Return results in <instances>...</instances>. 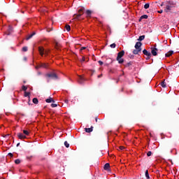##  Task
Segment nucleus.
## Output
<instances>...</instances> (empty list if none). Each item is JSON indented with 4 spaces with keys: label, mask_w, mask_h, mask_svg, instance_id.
I'll use <instances>...</instances> for the list:
<instances>
[{
    "label": "nucleus",
    "mask_w": 179,
    "mask_h": 179,
    "mask_svg": "<svg viewBox=\"0 0 179 179\" xmlns=\"http://www.w3.org/2000/svg\"><path fill=\"white\" fill-rule=\"evenodd\" d=\"M13 31V28L12 27V26L9 25L8 29V32H6L5 34L10 36V34H12Z\"/></svg>",
    "instance_id": "6"
},
{
    "label": "nucleus",
    "mask_w": 179,
    "mask_h": 179,
    "mask_svg": "<svg viewBox=\"0 0 179 179\" xmlns=\"http://www.w3.org/2000/svg\"><path fill=\"white\" fill-rule=\"evenodd\" d=\"M41 68H43V69H48V64L46 63H41L39 65H37V66L36 67V69H41Z\"/></svg>",
    "instance_id": "5"
},
{
    "label": "nucleus",
    "mask_w": 179,
    "mask_h": 179,
    "mask_svg": "<svg viewBox=\"0 0 179 179\" xmlns=\"http://www.w3.org/2000/svg\"><path fill=\"white\" fill-rule=\"evenodd\" d=\"M92 73H95V71L94 70H92L91 71Z\"/></svg>",
    "instance_id": "51"
},
{
    "label": "nucleus",
    "mask_w": 179,
    "mask_h": 179,
    "mask_svg": "<svg viewBox=\"0 0 179 179\" xmlns=\"http://www.w3.org/2000/svg\"><path fill=\"white\" fill-rule=\"evenodd\" d=\"M20 143H17V145H16V147H19L20 146Z\"/></svg>",
    "instance_id": "53"
},
{
    "label": "nucleus",
    "mask_w": 179,
    "mask_h": 179,
    "mask_svg": "<svg viewBox=\"0 0 179 179\" xmlns=\"http://www.w3.org/2000/svg\"><path fill=\"white\" fill-rule=\"evenodd\" d=\"M84 11H85V8L82 7L80 9L78 10V13L83 14Z\"/></svg>",
    "instance_id": "25"
},
{
    "label": "nucleus",
    "mask_w": 179,
    "mask_h": 179,
    "mask_svg": "<svg viewBox=\"0 0 179 179\" xmlns=\"http://www.w3.org/2000/svg\"><path fill=\"white\" fill-rule=\"evenodd\" d=\"M55 49H57V50H59V43H55Z\"/></svg>",
    "instance_id": "30"
},
{
    "label": "nucleus",
    "mask_w": 179,
    "mask_h": 179,
    "mask_svg": "<svg viewBox=\"0 0 179 179\" xmlns=\"http://www.w3.org/2000/svg\"><path fill=\"white\" fill-rule=\"evenodd\" d=\"M134 57L133 55H129V58H130V59H134Z\"/></svg>",
    "instance_id": "45"
},
{
    "label": "nucleus",
    "mask_w": 179,
    "mask_h": 179,
    "mask_svg": "<svg viewBox=\"0 0 179 179\" xmlns=\"http://www.w3.org/2000/svg\"><path fill=\"white\" fill-rule=\"evenodd\" d=\"M147 18H148V15H144L140 17L138 21H139V22H141L142 20H143V19H147Z\"/></svg>",
    "instance_id": "22"
},
{
    "label": "nucleus",
    "mask_w": 179,
    "mask_h": 179,
    "mask_svg": "<svg viewBox=\"0 0 179 179\" xmlns=\"http://www.w3.org/2000/svg\"><path fill=\"white\" fill-rule=\"evenodd\" d=\"M92 13V11H91L90 10H86L87 17H90Z\"/></svg>",
    "instance_id": "18"
},
{
    "label": "nucleus",
    "mask_w": 179,
    "mask_h": 179,
    "mask_svg": "<svg viewBox=\"0 0 179 179\" xmlns=\"http://www.w3.org/2000/svg\"><path fill=\"white\" fill-rule=\"evenodd\" d=\"M132 65V62L124 63V66L127 68L130 67Z\"/></svg>",
    "instance_id": "21"
},
{
    "label": "nucleus",
    "mask_w": 179,
    "mask_h": 179,
    "mask_svg": "<svg viewBox=\"0 0 179 179\" xmlns=\"http://www.w3.org/2000/svg\"><path fill=\"white\" fill-rule=\"evenodd\" d=\"M86 58L85 57H82V59L80 60L81 63L85 62Z\"/></svg>",
    "instance_id": "40"
},
{
    "label": "nucleus",
    "mask_w": 179,
    "mask_h": 179,
    "mask_svg": "<svg viewBox=\"0 0 179 179\" xmlns=\"http://www.w3.org/2000/svg\"><path fill=\"white\" fill-rule=\"evenodd\" d=\"M149 7H150L149 3H147L146 4L144 5V8L146 9V10L148 9Z\"/></svg>",
    "instance_id": "33"
},
{
    "label": "nucleus",
    "mask_w": 179,
    "mask_h": 179,
    "mask_svg": "<svg viewBox=\"0 0 179 179\" xmlns=\"http://www.w3.org/2000/svg\"><path fill=\"white\" fill-rule=\"evenodd\" d=\"M145 176L146 177L147 179H150V177L149 176V173H148V170L146 171H145Z\"/></svg>",
    "instance_id": "24"
},
{
    "label": "nucleus",
    "mask_w": 179,
    "mask_h": 179,
    "mask_svg": "<svg viewBox=\"0 0 179 179\" xmlns=\"http://www.w3.org/2000/svg\"><path fill=\"white\" fill-rule=\"evenodd\" d=\"M93 129H94V127L93 126H91L90 128H85V131L86 133L89 134V133H91V132L93 131Z\"/></svg>",
    "instance_id": "10"
},
{
    "label": "nucleus",
    "mask_w": 179,
    "mask_h": 179,
    "mask_svg": "<svg viewBox=\"0 0 179 179\" xmlns=\"http://www.w3.org/2000/svg\"><path fill=\"white\" fill-rule=\"evenodd\" d=\"M39 53L43 57V55H48V52L44 50V48L40 46L38 48Z\"/></svg>",
    "instance_id": "4"
},
{
    "label": "nucleus",
    "mask_w": 179,
    "mask_h": 179,
    "mask_svg": "<svg viewBox=\"0 0 179 179\" xmlns=\"http://www.w3.org/2000/svg\"><path fill=\"white\" fill-rule=\"evenodd\" d=\"M64 146H66V148H69V143L68 141H64Z\"/></svg>",
    "instance_id": "35"
},
{
    "label": "nucleus",
    "mask_w": 179,
    "mask_h": 179,
    "mask_svg": "<svg viewBox=\"0 0 179 179\" xmlns=\"http://www.w3.org/2000/svg\"><path fill=\"white\" fill-rule=\"evenodd\" d=\"M173 54V52L172 50L168 52V53H166V55H164V56L166 57H170L171 56H172V55Z\"/></svg>",
    "instance_id": "16"
},
{
    "label": "nucleus",
    "mask_w": 179,
    "mask_h": 179,
    "mask_svg": "<svg viewBox=\"0 0 179 179\" xmlns=\"http://www.w3.org/2000/svg\"><path fill=\"white\" fill-rule=\"evenodd\" d=\"M64 103H66V104H68L69 100H68V99H66V100L64 101Z\"/></svg>",
    "instance_id": "49"
},
{
    "label": "nucleus",
    "mask_w": 179,
    "mask_h": 179,
    "mask_svg": "<svg viewBox=\"0 0 179 179\" xmlns=\"http://www.w3.org/2000/svg\"><path fill=\"white\" fill-rule=\"evenodd\" d=\"M124 55V51L122 50L120 52L117 53V58H122Z\"/></svg>",
    "instance_id": "12"
},
{
    "label": "nucleus",
    "mask_w": 179,
    "mask_h": 179,
    "mask_svg": "<svg viewBox=\"0 0 179 179\" xmlns=\"http://www.w3.org/2000/svg\"><path fill=\"white\" fill-rule=\"evenodd\" d=\"M178 110H179V107H178Z\"/></svg>",
    "instance_id": "59"
},
{
    "label": "nucleus",
    "mask_w": 179,
    "mask_h": 179,
    "mask_svg": "<svg viewBox=\"0 0 179 179\" xmlns=\"http://www.w3.org/2000/svg\"><path fill=\"white\" fill-rule=\"evenodd\" d=\"M151 57H147L146 59H150Z\"/></svg>",
    "instance_id": "50"
},
{
    "label": "nucleus",
    "mask_w": 179,
    "mask_h": 179,
    "mask_svg": "<svg viewBox=\"0 0 179 179\" xmlns=\"http://www.w3.org/2000/svg\"><path fill=\"white\" fill-rule=\"evenodd\" d=\"M158 13H163V10H160L158 11Z\"/></svg>",
    "instance_id": "48"
},
{
    "label": "nucleus",
    "mask_w": 179,
    "mask_h": 179,
    "mask_svg": "<svg viewBox=\"0 0 179 179\" xmlns=\"http://www.w3.org/2000/svg\"><path fill=\"white\" fill-rule=\"evenodd\" d=\"M8 155L10 156V157H13V153H8Z\"/></svg>",
    "instance_id": "47"
},
{
    "label": "nucleus",
    "mask_w": 179,
    "mask_h": 179,
    "mask_svg": "<svg viewBox=\"0 0 179 179\" xmlns=\"http://www.w3.org/2000/svg\"><path fill=\"white\" fill-rule=\"evenodd\" d=\"M83 15V13L74 15V17H74V20H78L79 17H80Z\"/></svg>",
    "instance_id": "15"
},
{
    "label": "nucleus",
    "mask_w": 179,
    "mask_h": 179,
    "mask_svg": "<svg viewBox=\"0 0 179 179\" xmlns=\"http://www.w3.org/2000/svg\"><path fill=\"white\" fill-rule=\"evenodd\" d=\"M141 46H142V43L141 42H137L136 44H135V49L136 50H139V49H141Z\"/></svg>",
    "instance_id": "9"
},
{
    "label": "nucleus",
    "mask_w": 179,
    "mask_h": 179,
    "mask_svg": "<svg viewBox=\"0 0 179 179\" xmlns=\"http://www.w3.org/2000/svg\"><path fill=\"white\" fill-rule=\"evenodd\" d=\"M103 76V74H100L98 76V78H101Z\"/></svg>",
    "instance_id": "46"
},
{
    "label": "nucleus",
    "mask_w": 179,
    "mask_h": 179,
    "mask_svg": "<svg viewBox=\"0 0 179 179\" xmlns=\"http://www.w3.org/2000/svg\"><path fill=\"white\" fill-rule=\"evenodd\" d=\"M78 80L79 84H83L85 83V81L86 80V79L84 77H83L82 76H79Z\"/></svg>",
    "instance_id": "7"
},
{
    "label": "nucleus",
    "mask_w": 179,
    "mask_h": 179,
    "mask_svg": "<svg viewBox=\"0 0 179 179\" xmlns=\"http://www.w3.org/2000/svg\"><path fill=\"white\" fill-rule=\"evenodd\" d=\"M32 102L34 103V104H38V99H37V98H34L33 99H32Z\"/></svg>",
    "instance_id": "27"
},
{
    "label": "nucleus",
    "mask_w": 179,
    "mask_h": 179,
    "mask_svg": "<svg viewBox=\"0 0 179 179\" xmlns=\"http://www.w3.org/2000/svg\"><path fill=\"white\" fill-rule=\"evenodd\" d=\"M33 158V155H30V156H27L26 157V159H27V160L31 161Z\"/></svg>",
    "instance_id": "34"
},
{
    "label": "nucleus",
    "mask_w": 179,
    "mask_h": 179,
    "mask_svg": "<svg viewBox=\"0 0 179 179\" xmlns=\"http://www.w3.org/2000/svg\"><path fill=\"white\" fill-rule=\"evenodd\" d=\"M117 61L118 62V64H124V59L122 57H117Z\"/></svg>",
    "instance_id": "17"
},
{
    "label": "nucleus",
    "mask_w": 179,
    "mask_h": 179,
    "mask_svg": "<svg viewBox=\"0 0 179 179\" xmlns=\"http://www.w3.org/2000/svg\"><path fill=\"white\" fill-rule=\"evenodd\" d=\"M65 29H66L67 31H71V26L69 24H66L65 27Z\"/></svg>",
    "instance_id": "28"
},
{
    "label": "nucleus",
    "mask_w": 179,
    "mask_h": 179,
    "mask_svg": "<svg viewBox=\"0 0 179 179\" xmlns=\"http://www.w3.org/2000/svg\"><path fill=\"white\" fill-rule=\"evenodd\" d=\"M39 75H41V73H39Z\"/></svg>",
    "instance_id": "58"
},
{
    "label": "nucleus",
    "mask_w": 179,
    "mask_h": 179,
    "mask_svg": "<svg viewBox=\"0 0 179 179\" xmlns=\"http://www.w3.org/2000/svg\"><path fill=\"white\" fill-rule=\"evenodd\" d=\"M161 86H162V87H163V88H165V87H166V83H165V81H164V80L161 83Z\"/></svg>",
    "instance_id": "32"
},
{
    "label": "nucleus",
    "mask_w": 179,
    "mask_h": 179,
    "mask_svg": "<svg viewBox=\"0 0 179 179\" xmlns=\"http://www.w3.org/2000/svg\"><path fill=\"white\" fill-rule=\"evenodd\" d=\"M109 168H110V164L106 163V164L103 166V170L107 171V170L109 169Z\"/></svg>",
    "instance_id": "20"
},
{
    "label": "nucleus",
    "mask_w": 179,
    "mask_h": 179,
    "mask_svg": "<svg viewBox=\"0 0 179 179\" xmlns=\"http://www.w3.org/2000/svg\"><path fill=\"white\" fill-rule=\"evenodd\" d=\"M45 77H48L49 78H52L54 80L58 79V76H57V74L55 73H50L45 74Z\"/></svg>",
    "instance_id": "2"
},
{
    "label": "nucleus",
    "mask_w": 179,
    "mask_h": 179,
    "mask_svg": "<svg viewBox=\"0 0 179 179\" xmlns=\"http://www.w3.org/2000/svg\"><path fill=\"white\" fill-rule=\"evenodd\" d=\"M27 50H28V48H27V46H24V47L22 48V51H23L24 52H27Z\"/></svg>",
    "instance_id": "31"
},
{
    "label": "nucleus",
    "mask_w": 179,
    "mask_h": 179,
    "mask_svg": "<svg viewBox=\"0 0 179 179\" xmlns=\"http://www.w3.org/2000/svg\"><path fill=\"white\" fill-rule=\"evenodd\" d=\"M27 87L25 85H22V91H27Z\"/></svg>",
    "instance_id": "37"
},
{
    "label": "nucleus",
    "mask_w": 179,
    "mask_h": 179,
    "mask_svg": "<svg viewBox=\"0 0 179 179\" xmlns=\"http://www.w3.org/2000/svg\"><path fill=\"white\" fill-rule=\"evenodd\" d=\"M30 92H25L24 93V96L29 98Z\"/></svg>",
    "instance_id": "26"
},
{
    "label": "nucleus",
    "mask_w": 179,
    "mask_h": 179,
    "mask_svg": "<svg viewBox=\"0 0 179 179\" xmlns=\"http://www.w3.org/2000/svg\"><path fill=\"white\" fill-rule=\"evenodd\" d=\"M50 106H52V108H54L57 107V106H58V105H57V104H56V103H52V105H50Z\"/></svg>",
    "instance_id": "36"
},
{
    "label": "nucleus",
    "mask_w": 179,
    "mask_h": 179,
    "mask_svg": "<svg viewBox=\"0 0 179 179\" xmlns=\"http://www.w3.org/2000/svg\"><path fill=\"white\" fill-rule=\"evenodd\" d=\"M120 150H124V146H120Z\"/></svg>",
    "instance_id": "44"
},
{
    "label": "nucleus",
    "mask_w": 179,
    "mask_h": 179,
    "mask_svg": "<svg viewBox=\"0 0 179 179\" xmlns=\"http://www.w3.org/2000/svg\"><path fill=\"white\" fill-rule=\"evenodd\" d=\"M143 55H146V57H151V53L146 50H143Z\"/></svg>",
    "instance_id": "13"
},
{
    "label": "nucleus",
    "mask_w": 179,
    "mask_h": 179,
    "mask_svg": "<svg viewBox=\"0 0 179 179\" xmlns=\"http://www.w3.org/2000/svg\"><path fill=\"white\" fill-rule=\"evenodd\" d=\"M86 59H87V62H88V61H89V59H88V58H86Z\"/></svg>",
    "instance_id": "55"
},
{
    "label": "nucleus",
    "mask_w": 179,
    "mask_h": 179,
    "mask_svg": "<svg viewBox=\"0 0 179 179\" xmlns=\"http://www.w3.org/2000/svg\"><path fill=\"white\" fill-rule=\"evenodd\" d=\"M14 162H15V164H20V160L17 159L15 161H14Z\"/></svg>",
    "instance_id": "38"
},
{
    "label": "nucleus",
    "mask_w": 179,
    "mask_h": 179,
    "mask_svg": "<svg viewBox=\"0 0 179 179\" xmlns=\"http://www.w3.org/2000/svg\"><path fill=\"white\" fill-rule=\"evenodd\" d=\"M36 34V32L34 31L32 32L31 34H29L27 36V37H26V41H29L30 39L32 38L33 36H34Z\"/></svg>",
    "instance_id": "8"
},
{
    "label": "nucleus",
    "mask_w": 179,
    "mask_h": 179,
    "mask_svg": "<svg viewBox=\"0 0 179 179\" xmlns=\"http://www.w3.org/2000/svg\"><path fill=\"white\" fill-rule=\"evenodd\" d=\"M23 134L25 136H29V131L27 130H23Z\"/></svg>",
    "instance_id": "29"
},
{
    "label": "nucleus",
    "mask_w": 179,
    "mask_h": 179,
    "mask_svg": "<svg viewBox=\"0 0 179 179\" xmlns=\"http://www.w3.org/2000/svg\"><path fill=\"white\" fill-rule=\"evenodd\" d=\"M158 51H159V50L157 49V48L152 47L151 48V53L150 54L152 55H153L154 57H157Z\"/></svg>",
    "instance_id": "3"
},
{
    "label": "nucleus",
    "mask_w": 179,
    "mask_h": 179,
    "mask_svg": "<svg viewBox=\"0 0 179 179\" xmlns=\"http://www.w3.org/2000/svg\"><path fill=\"white\" fill-rule=\"evenodd\" d=\"M8 136H10V134H7V135H6V138H8Z\"/></svg>",
    "instance_id": "54"
},
{
    "label": "nucleus",
    "mask_w": 179,
    "mask_h": 179,
    "mask_svg": "<svg viewBox=\"0 0 179 179\" xmlns=\"http://www.w3.org/2000/svg\"><path fill=\"white\" fill-rule=\"evenodd\" d=\"M145 38V36H144V35L140 36H139V38L137 39V41H143Z\"/></svg>",
    "instance_id": "23"
},
{
    "label": "nucleus",
    "mask_w": 179,
    "mask_h": 179,
    "mask_svg": "<svg viewBox=\"0 0 179 179\" xmlns=\"http://www.w3.org/2000/svg\"><path fill=\"white\" fill-rule=\"evenodd\" d=\"M86 50V47H82V48H80V52L83 51V50Z\"/></svg>",
    "instance_id": "42"
},
{
    "label": "nucleus",
    "mask_w": 179,
    "mask_h": 179,
    "mask_svg": "<svg viewBox=\"0 0 179 179\" xmlns=\"http://www.w3.org/2000/svg\"><path fill=\"white\" fill-rule=\"evenodd\" d=\"M98 63H99V64L100 65V66H102L103 65V62H101V61H99V62H98Z\"/></svg>",
    "instance_id": "43"
},
{
    "label": "nucleus",
    "mask_w": 179,
    "mask_h": 179,
    "mask_svg": "<svg viewBox=\"0 0 179 179\" xmlns=\"http://www.w3.org/2000/svg\"><path fill=\"white\" fill-rule=\"evenodd\" d=\"M151 155H152V152L148 151V152H147V156L150 157Z\"/></svg>",
    "instance_id": "41"
},
{
    "label": "nucleus",
    "mask_w": 179,
    "mask_h": 179,
    "mask_svg": "<svg viewBox=\"0 0 179 179\" xmlns=\"http://www.w3.org/2000/svg\"><path fill=\"white\" fill-rule=\"evenodd\" d=\"M95 121H96V122H98V118L97 117L95 118Z\"/></svg>",
    "instance_id": "52"
},
{
    "label": "nucleus",
    "mask_w": 179,
    "mask_h": 179,
    "mask_svg": "<svg viewBox=\"0 0 179 179\" xmlns=\"http://www.w3.org/2000/svg\"><path fill=\"white\" fill-rule=\"evenodd\" d=\"M17 138H19V139H25V138H27V136H24V135H23L22 133H18L17 134Z\"/></svg>",
    "instance_id": "11"
},
{
    "label": "nucleus",
    "mask_w": 179,
    "mask_h": 179,
    "mask_svg": "<svg viewBox=\"0 0 179 179\" xmlns=\"http://www.w3.org/2000/svg\"><path fill=\"white\" fill-rule=\"evenodd\" d=\"M164 6V4H163V3H162L161 6Z\"/></svg>",
    "instance_id": "56"
},
{
    "label": "nucleus",
    "mask_w": 179,
    "mask_h": 179,
    "mask_svg": "<svg viewBox=\"0 0 179 179\" xmlns=\"http://www.w3.org/2000/svg\"><path fill=\"white\" fill-rule=\"evenodd\" d=\"M142 49H135L133 50V55H138L139 52H141Z\"/></svg>",
    "instance_id": "14"
},
{
    "label": "nucleus",
    "mask_w": 179,
    "mask_h": 179,
    "mask_svg": "<svg viewBox=\"0 0 179 179\" xmlns=\"http://www.w3.org/2000/svg\"><path fill=\"white\" fill-rule=\"evenodd\" d=\"M175 6L173 1H169V4L166 5V8H164V12L169 13L172 10V8Z\"/></svg>",
    "instance_id": "1"
},
{
    "label": "nucleus",
    "mask_w": 179,
    "mask_h": 179,
    "mask_svg": "<svg viewBox=\"0 0 179 179\" xmlns=\"http://www.w3.org/2000/svg\"><path fill=\"white\" fill-rule=\"evenodd\" d=\"M110 47L112 48L113 49H114L115 48V43H113V44L110 45Z\"/></svg>",
    "instance_id": "39"
},
{
    "label": "nucleus",
    "mask_w": 179,
    "mask_h": 179,
    "mask_svg": "<svg viewBox=\"0 0 179 179\" xmlns=\"http://www.w3.org/2000/svg\"><path fill=\"white\" fill-rule=\"evenodd\" d=\"M45 102H47V103H55V101H54V99H52V98H51V97H50L49 99H45Z\"/></svg>",
    "instance_id": "19"
},
{
    "label": "nucleus",
    "mask_w": 179,
    "mask_h": 179,
    "mask_svg": "<svg viewBox=\"0 0 179 179\" xmlns=\"http://www.w3.org/2000/svg\"><path fill=\"white\" fill-rule=\"evenodd\" d=\"M159 171H157V173H158Z\"/></svg>",
    "instance_id": "57"
}]
</instances>
